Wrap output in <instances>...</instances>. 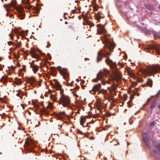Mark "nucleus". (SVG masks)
<instances>
[{
  "mask_svg": "<svg viewBox=\"0 0 160 160\" xmlns=\"http://www.w3.org/2000/svg\"><path fill=\"white\" fill-rule=\"evenodd\" d=\"M53 81L54 82V87L56 88L57 90L60 91L61 93H63L64 91L63 89L62 88V86L58 81L57 80L54 79Z\"/></svg>",
  "mask_w": 160,
  "mask_h": 160,
  "instance_id": "obj_5",
  "label": "nucleus"
},
{
  "mask_svg": "<svg viewBox=\"0 0 160 160\" xmlns=\"http://www.w3.org/2000/svg\"><path fill=\"white\" fill-rule=\"evenodd\" d=\"M7 6H8V4H4V5H3V7H4L6 8V9H7V8H6V7H7Z\"/></svg>",
  "mask_w": 160,
  "mask_h": 160,
  "instance_id": "obj_43",
  "label": "nucleus"
},
{
  "mask_svg": "<svg viewBox=\"0 0 160 160\" xmlns=\"http://www.w3.org/2000/svg\"><path fill=\"white\" fill-rule=\"evenodd\" d=\"M138 81L139 82H142L143 81V80L142 79L139 78L138 79Z\"/></svg>",
  "mask_w": 160,
  "mask_h": 160,
  "instance_id": "obj_35",
  "label": "nucleus"
},
{
  "mask_svg": "<svg viewBox=\"0 0 160 160\" xmlns=\"http://www.w3.org/2000/svg\"><path fill=\"white\" fill-rule=\"evenodd\" d=\"M22 67H23V68H22V70L24 71H25V68H26L25 66L23 65Z\"/></svg>",
  "mask_w": 160,
  "mask_h": 160,
  "instance_id": "obj_37",
  "label": "nucleus"
},
{
  "mask_svg": "<svg viewBox=\"0 0 160 160\" xmlns=\"http://www.w3.org/2000/svg\"><path fill=\"white\" fill-rule=\"evenodd\" d=\"M34 60H33L32 61V62H31V63H30V65H33L34 63Z\"/></svg>",
  "mask_w": 160,
  "mask_h": 160,
  "instance_id": "obj_45",
  "label": "nucleus"
},
{
  "mask_svg": "<svg viewBox=\"0 0 160 160\" xmlns=\"http://www.w3.org/2000/svg\"><path fill=\"white\" fill-rule=\"evenodd\" d=\"M106 115L107 117H109L111 116V114L108 113H107Z\"/></svg>",
  "mask_w": 160,
  "mask_h": 160,
  "instance_id": "obj_42",
  "label": "nucleus"
},
{
  "mask_svg": "<svg viewBox=\"0 0 160 160\" xmlns=\"http://www.w3.org/2000/svg\"><path fill=\"white\" fill-rule=\"evenodd\" d=\"M25 143L29 148H32L34 146L33 141L30 138H27L26 139Z\"/></svg>",
  "mask_w": 160,
  "mask_h": 160,
  "instance_id": "obj_7",
  "label": "nucleus"
},
{
  "mask_svg": "<svg viewBox=\"0 0 160 160\" xmlns=\"http://www.w3.org/2000/svg\"><path fill=\"white\" fill-rule=\"evenodd\" d=\"M65 24H68V22H67L66 21V22H65Z\"/></svg>",
  "mask_w": 160,
  "mask_h": 160,
  "instance_id": "obj_60",
  "label": "nucleus"
},
{
  "mask_svg": "<svg viewBox=\"0 0 160 160\" xmlns=\"http://www.w3.org/2000/svg\"><path fill=\"white\" fill-rule=\"evenodd\" d=\"M145 7L147 9L150 10H152L154 9L153 7L150 4H148L146 5Z\"/></svg>",
  "mask_w": 160,
  "mask_h": 160,
  "instance_id": "obj_23",
  "label": "nucleus"
},
{
  "mask_svg": "<svg viewBox=\"0 0 160 160\" xmlns=\"http://www.w3.org/2000/svg\"><path fill=\"white\" fill-rule=\"evenodd\" d=\"M30 52L31 54V53H35V52L34 50V49L31 48L30 51Z\"/></svg>",
  "mask_w": 160,
  "mask_h": 160,
  "instance_id": "obj_32",
  "label": "nucleus"
},
{
  "mask_svg": "<svg viewBox=\"0 0 160 160\" xmlns=\"http://www.w3.org/2000/svg\"><path fill=\"white\" fill-rule=\"evenodd\" d=\"M136 93V95H137L138 96L139 95V94L138 93Z\"/></svg>",
  "mask_w": 160,
  "mask_h": 160,
  "instance_id": "obj_56",
  "label": "nucleus"
},
{
  "mask_svg": "<svg viewBox=\"0 0 160 160\" xmlns=\"http://www.w3.org/2000/svg\"><path fill=\"white\" fill-rule=\"evenodd\" d=\"M160 93V90L159 91L157 94L156 95V96L157 97H158V96L159 95V93Z\"/></svg>",
  "mask_w": 160,
  "mask_h": 160,
  "instance_id": "obj_41",
  "label": "nucleus"
},
{
  "mask_svg": "<svg viewBox=\"0 0 160 160\" xmlns=\"http://www.w3.org/2000/svg\"><path fill=\"white\" fill-rule=\"evenodd\" d=\"M136 95V93L135 92H134V93L132 94L130 97V101H131L132 99L134 98V96Z\"/></svg>",
  "mask_w": 160,
  "mask_h": 160,
  "instance_id": "obj_26",
  "label": "nucleus"
},
{
  "mask_svg": "<svg viewBox=\"0 0 160 160\" xmlns=\"http://www.w3.org/2000/svg\"><path fill=\"white\" fill-rule=\"evenodd\" d=\"M106 92L105 90L102 89L100 91H98V94L99 93H101L102 94Z\"/></svg>",
  "mask_w": 160,
  "mask_h": 160,
  "instance_id": "obj_27",
  "label": "nucleus"
},
{
  "mask_svg": "<svg viewBox=\"0 0 160 160\" xmlns=\"http://www.w3.org/2000/svg\"><path fill=\"white\" fill-rule=\"evenodd\" d=\"M20 46V45L19 44H16V47H19Z\"/></svg>",
  "mask_w": 160,
  "mask_h": 160,
  "instance_id": "obj_50",
  "label": "nucleus"
},
{
  "mask_svg": "<svg viewBox=\"0 0 160 160\" xmlns=\"http://www.w3.org/2000/svg\"><path fill=\"white\" fill-rule=\"evenodd\" d=\"M105 62L109 65L111 69H113V73L114 75V80L117 82H119L121 81L122 75L120 72L118 71V69L117 68V65L115 62L113 61L108 57L105 60Z\"/></svg>",
  "mask_w": 160,
  "mask_h": 160,
  "instance_id": "obj_2",
  "label": "nucleus"
},
{
  "mask_svg": "<svg viewBox=\"0 0 160 160\" xmlns=\"http://www.w3.org/2000/svg\"><path fill=\"white\" fill-rule=\"evenodd\" d=\"M155 124L156 123L155 122V121H153L150 123V126H154Z\"/></svg>",
  "mask_w": 160,
  "mask_h": 160,
  "instance_id": "obj_30",
  "label": "nucleus"
},
{
  "mask_svg": "<svg viewBox=\"0 0 160 160\" xmlns=\"http://www.w3.org/2000/svg\"><path fill=\"white\" fill-rule=\"evenodd\" d=\"M19 95H20V94L19 93L17 94V96H19Z\"/></svg>",
  "mask_w": 160,
  "mask_h": 160,
  "instance_id": "obj_57",
  "label": "nucleus"
},
{
  "mask_svg": "<svg viewBox=\"0 0 160 160\" xmlns=\"http://www.w3.org/2000/svg\"><path fill=\"white\" fill-rule=\"evenodd\" d=\"M101 88V84L100 83H98L94 85L92 89V91H98V90Z\"/></svg>",
  "mask_w": 160,
  "mask_h": 160,
  "instance_id": "obj_10",
  "label": "nucleus"
},
{
  "mask_svg": "<svg viewBox=\"0 0 160 160\" xmlns=\"http://www.w3.org/2000/svg\"><path fill=\"white\" fill-rule=\"evenodd\" d=\"M143 140L146 146L148 147H149L150 145V142L147 136L143 137Z\"/></svg>",
  "mask_w": 160,
  "mask_h": 160,
  "instance_id": "obj_9",
  "label": "nucleus"
},
{
  "mask_svg": "<svg viewBox=\"0 0 160 160\" xmlns=\"http://www.w3.org/2000/svg\"><path fill=\"white\" fill-rule=\"evenodd\" d=\"M157 102L156 101H154L151 103L150 106V108L151 109L153 110V109L156 107Z\"/></svg>",
  "mask_w": 160,
  "mask_h": 160,
  "instance_id": "obj_21",
  "label": "nucleus"
},
{
  "mask_svg": "<svg viewBox=\"0 0 160 160\" xmlns=\"http://www.w3.org/2000/svg\"><path fill=\"white\" fill-rule=\"evenodd\" d=\"M78 132L79 133H80V134H82V132L80 131V130H78Z\"/></svg>",
  "mask_w": 160,
  "mask_h": 160,
  "instance_id": "obj_47",
  "label": "nucleus"
},
{
  "mask_svg": "<svg viewBox=\"0 0 160 160\" xmlns=\"http://www.w3.org/2000/svg\"><path fill=\"white\" fill-rule=\"evenodd\" d=\"M95 17L97 20H100L101 18H103V17L101 16V15H98L97 14H95Z\"/></svg>",
  "mask_w": 160,
  "mask_h": 160,
  "instance_id": "obj_25",
  "label": "nucleus"
},
{
  "mask_svg": "<svg viewBox=\"0 0 160 160\" xmlns=\"http://www.w3.org/2000/svg\"><path fill=\"white\" fill-rule=\"evenodd\" d=\"M153 37L155 39H160V32H155L153 33Z\"/></svg>",
  "mask_w": 160,
  "mask_h": 160,
  "instance_id": "obj_19",
  "label": "nucleus"
},
{
  "mask_svg": "<svg viewBox=\"0 0 160 160\" xmlns=\"http://www.w3.org/2000/svg\"><path fill=\"white\" fill-rule=\"evenodd\" d=\"M98 15H101V12L100 11L98 12V13L97 14Z\"/></svg>",
  "mask_w": 160,
  "mask_h": 160,
  "instance_id": "obj_49",
  "label": "nucleus"
},
{
  "mask_svg": "<svg viewBox=\"0 0 160 160\" xmlns=\"http://www.w3.org/2000/svg\"><path fill=\"white\" fill-rule=\"evenodd\" d=\"M12 34L11 33H9V36L10 37V39L12 40L13 39V38L12 36Z\"/></svg>",
  "mask_w": 160,
  "mask_h": 160,
  "instance_id": "obj_38",
  "label": "nucleus"
},
{
  "mask_svg": "<svg viewBox=\"0 0 160 160\" xmlns=\"http://www.w3.org/2000/svg\"><path fill=\"white\" fill-rule=\"evenodd\" d=\"M101 73L99 72L97 75V78L95 79L92 80V81L96 82H98V80H100L102 78V76H101Z\"/></svg>",
  "mask_w": 160,
  "mask_h": 160,
  "instance_id": "obj_13",
  "label": "nucleus"
},
{
  "mask_svg": "<svg viewBox=\"0 0 160 160\" xmlns=\"http://www.w3.org/2000/svg\"><path fill=\"white\" fill-rule=\"evenodd\" d=\"M64 19H67V17H64Z\"/></svg>",
  "mask_w": 160,
  "mask_h": 160,
  "instance_id": "obj_58",
  "label": "nucleus"
},
{
  "mask_svg": "<svg viewBox=\"0 0 160 160\" xmlns=\"http://www.w3.org/2000/svg\"><path fill=\"white\" fill-rule=\"evenodd\" d=\"M47 43H48V45L46 46V47L48 48L49 47V46L50 45V44L49 43V42H48Z\"/></svg>",
  "mask_w": 160,
  "mask_h": 160,
  "instance_id": "obj_40",
  "label": "nucleus"
},
{
  "mask_svg": "<svg viewBox=\"0 0 160 160\" xmlns=\"http://www.w3.org/2000/svg\"><path fill=\"white\" fill-rule=\"evenodd\" d=\"M17 3L16 1L14 0L13 1H12L10 3L8 4L9 7H15L16 6V3Z\"/></svg>",
  "mask_w": 160,
  "mask_h": 160,
  "instance_id": "obj_16",
  "label": "nucleus"
},
{
  "mask_svg": "<svg viewBox=\"0 0 160 160\" xmlns=\"http://www.w3.org/2000/svg\"><path fill=\"white\" fill-rule=\"evenodd\" d=\"M27 81L28 82H29L31 84H32L34 83L35 81V79L33 77H31L28 78Z\"/></svg>",
  "mask_w": 160,
  "mask_h": 160,
  "instance_id": "obj_15",
  "label": "nucleus"
},
{
  "mask_svg": "<svg viewBox=\"0 0 160 160\" xmlns=\"http://www.w3.org/2000/svg\"><path fill=\"white\" fill-rule=\"evenodd\" d=\"M127 97H127V95L126 94H124L123 95V99L124 100H126L127 98Z\"/></svg>",
  "mask_w": 160,
  "mask_h": 160,
  "instance_id": "obj_29",
  "label": "nucleus"
},
{
  "mask_svg": "<svg viewBox=\"0 0 160 160\" xmlns=\"http://www.w3.org/2000/svg\"><path fill=\"white\" fill-rule=\"evenodd\" d=\"M58 115H59V118L60 119H62V115H63L64 116H65L66 117H68V116L66 114L64 111L63 112H60L58 113Z\"/></svg>",
  "mask_w": 160,
  "mask_h": 160,
  "instance_id": "obj_22",
  "label": "nucleus"
},
{
  "mask_svg": "<svg viewBox=\"0 0 160 160\" xmlns=\"http://www.w3.org/2000/svg\"><path fill=\"white\" fill-rule=\"evenodd\" d=\"M66 14H67V13H64V15H66Z\"/></svg>",
  "mask_w": 160,
  "mask_h": 160,
  "instance_id": "obj_61",
  "label": "nucleus"
},
{
  "mask_svg": "<svg viewBox=\"0 0 160 160\" xmlns=\"http://www.w3.org/2000/svg\"><path fill=\"white\" fill-rule=\"evenodd\" d=\"M158 71H160V67H154L149 68L148 70H143L142 72L147 74H150L152 73H157Z\"/></svg>",
  "mask_w": 160,
  "mask_h": 160,
  "instance_id": "obj_4",
  "label": "nucleus"
},
{
  "mask_svg": "<svg viewBox=\"0 0 160 160\" xmlns=\"http://www.w3.org/2000/svg\"><path fill=\"white\" fill-rule=\"evenodd\" d=\"M127 73L128 75L130 76L133 77L134 76V75L132 72V70L130 68L127 69Z\"/></svg>",
  "mask_w": 160,
  "mask_h": 160,
  "instance_id": "obj_17",
  "label": "nucleus"
},
{
  "mask_svg": "<svg viewBox=\"0 0 160 160\" xmlns=\"http://www.w3.org/2000/svg\"><path fill=\"white\" fill-rule=\"evenodd\" d=\"M31 55L32 57L36 58L37 60H38L39 58V55L38 54L36 53V52L31 53Z\"/></svg>",
  "mask_w": 160,
  "mask_h": 160,
  "instance_id": "obj_18",
  "label": "nucleus"
},
{
  "mask_svg": "<svg viewBox=\"0 0 160 160\" xmlns=\"http://www.w3.org/2000/svg\"><path fill=\"white\" fill-rule=\"evenodd\" d=\"M20 66V64L19 63H18L17 64V66L18 67H19Z\"/></svg>",
  "mask_w": 160,
  "mask_h": 160,
  "instance_id": "obj_52",
  "label": "nucleus"
},
{
  "mask_svg": "<svg viewBox=\"0 0 160 160\" xmlns=\"http://www.w3.org/2000/svg\"><path fill=\"white\" fill-rule=\"evenodd\" d=\"M51 85L53 86L54 87V83L52 82H51Z\"/></svg>",
  "mask_w": 160,
  "mask_h": 160,
  "instance_id": "obj_48",
  "label": "nucleus"
},
{
  "mask_svg": "<svg viewBox=\"0 0 160 160\" xmlns=\"http://www.w3.org/2000/svg\"><path fill=\"white\" fill-rule=\"evenodd\" d=\"M74 82L73 81H72L71 83H69L68 82V85H69L70 86H72V84Z\"/></svg>",
  "mask_w": 160,
  "mask_h": 160,
  "instance_id": "obj_36",
  "label": "nucleus"
},
{
  "mask_svg": "<svg viewBox=\"0 0 160 160\" xmlns=\"http://www.w3.org/2000/svg\"><path fill=\"white\" fill-rule=\"evenodd\" d=\"M74 96L75 97H78V96L76 94V93H75L74 94Z\"/></svg>",
  "mask_w": 160,
  "mask_h": 160,
  "instance_id": "obj_55",
  "label": "nucleus"
},
{
  "mask_svg": "<svg viewBox=\"0 0 160 160\" xmlns=\"http://www.w3.org/2000/svg\"><path fill=\"white\" fill-rule=\"evenodd\" d=\"M146 85V84H144V85H141V86H142V87H145Z\"/></svg>",
  "mask_w": 160,
  "mask_h": 160,
  "instance_id": "obj_54",
  "label": "nucleus"
},
{
  "mask_svg": "<svg viewBox=\"0 0 160 160\" xmlns=\"http://www.w3.org/2000/svg\"><path fill=\"white\" fill-rule=\"evenodd\" d=\"M104 71L106 74H108V71L107 70H104Z\"/></svg>",
  "mask_w": 160,
  "mask_h": 160,
  "instance_id": "obj_46",
  "label": "nucleus"
},
{
  "mask_svg": "<svg viewBox=\"0 0 160 160\" xmlns=\"http://www.w3.org/2000/svg\"><path fill=\"white\" fill-rule=\"evenodd\" d=\"M79 86H78V85L77 84H76V87H75V89H79Z\"/></svg>",
  "mask_w": 160,
  "mask_h": 160,
  "instance_id": "obj_34",
  "label": "nucleus"
},
{
  "mask_svg": "<svg viewBox=\"0 0 160 160\" xmlns=\"http://www.w3.org/2000/svg\"><path fill=\"white\" fill-rule=\"evenodd\" d=\"M102 84L103 85H105V84H106V83H105V82H102Z\"/></svg>",
  "mask_w": 160,
  "mask_h": 160,
  "instance_id": "obj_51",
  "label": "nucleus"
},
{
  "mask_svg": "<svg viewBox=\"0 0 160 160\" xmlns=\"http://www.w3.org/2000/svg\"><path fill=\"white\" fill-rule=\"evenodd\" d=\"M149 49H155L156 50V52L159 54L160 53V49L159 47V46L158 47H154L152 46H150L149 48H148Z\"/></svg>",
  "mask_w": 160,
  "mask_h": 160,
  "instance_id": "obj_11",
  "label": "nucleus"
},
{
  "mask_svg": "<svg viewBox=\"0 0 160 160\" xmlns=\"http://www.w3.org/2000/svg\"><path fill=\"white\" fill-rule=\"evenodd\" d=\"M107 35L104 34L102 36H101L102 39V42H104L105 47L108 48L110 51L109 52H106V53L104 54L103 53L102 51H101L98 52V55L97 56V62L100 61L102 59L103 56L106 58L109 57H107V56H109L111 54V51L113 50L115 47V44L114 43H112L109 41V40L107 38ZM107 59H105V60Z\"/></svg>",
  "mask_w": 160,
  "mask_h": 160,
  "instance_id": "obj_1",
  "label": "nucleus"
},
{
  "mask_svg": "<svg viewBox=\"0 0 160 160\" xmlns=\"http://www.w3.org/2000/svg\"><path fill=\"white\" fill-rule=\"evenodd\" d=\"M150 100V99H148L147 100V102H149Z\"/></svg>",
  "mask_w": 160,
  "mask_h": 160,
  "instance_id": "obj_59",
  "label": "nucleus"
},
{
  "mask_svg": "<svg viewBox=\"0 0 160 160\" xmlns=\"http://www.w3.org/2000/svg\"><path fill=\"white\" fill-rule=\"evenodd\" d=\"M97 32L98 33L102 34L105 33L106 32V30L104 28L103 25L98 24V25Z\"/></svg>",
  "mask_w": 160,
  "mask_h": 160,
  "instance_id": "obj_8",
  "label": "nucleus"
},
{
  "mask_svg": "<svg viewBox=\"0 0 160 160\" xmlns=\"http://www.w3.org/2000/svg\"><path fill=\"white\" fill-rule=\"evenodd\" d=\"M127 104L128 105L129 108H130L131 107V106L130 105V102H127Z\"/></svg>",
  "mask_w": 160,
  "mask_h": 160,
  "instance_id": "obj_44",
  "label": "nucleus"
},
{
  "mask_svg": "<svg viewBox=\"0 0 160 160\" xmlns=\"http://www.w3.org/2000/svg\"><path fill=\"white\" fill-rule=\"evenodd\" d=\"M30 68H32V70L34 73H36L38 71V67L36 65H30Z\"/></svg>",
  "mask_w": 160,
  "mask_h": 160,
  "instance_id": "obj_12",
  "label": "nucleus"
},
{
  "mask_svg": "<svg viewBox=\"0 0 160 160\" xmlns=\"http://www.w3.org/2000/svg\"><path fill=\"white\" fill-rule=\"evenodd\" d=\"M59 99V103L62 104L64 107H68L71 101L68 97L63 93Z\"/></svg>",
  "mask_w": 160,
  "mask_h": 160,
  "instance_id": "obj_3",
  "label": "nucleus"
},
{
  "mask_svg": "<svg viewBox=\"0 0 160 160\" xmlns=\"http://www.w3.org/2000/svg\"><path fill=\"white\" fill-rule=\"evenodd\" d=\"M52 105L51 103H48V104L47 106V107L48 108H49L50 109H52Z\"/></svg>",
  "mask_w": 160,
  "mask_h": 160,
  "instance_id": "obj_28",
  "label": "nucleus"
},
{
  "mask_svg": "<svg viewBox=\"0 0 160 160\" xmlns=\"http://www.w3.org/2000/svg\"><path fill=\"white\" fill-rule=\"evenodd\" d=\"M8 43L9 45H11L12 44H14V42L12 41H8Z\"/></svg>",
  "mask_w": 160,
  "mask_h": 160,
  "instance_id": "obj_31",
  "label": "nucleus"
},
{
  "mask_svg": "<svg viewBox=\"0 0 160 160\" xmlns=\"http://www.w3.org/2000/svg\"><path fill=\"white\" fill-rule=\"evenodd\" d=\"M152 80L149 78H148L147 82L146 83V85L148 86L151 87H152Z\"/></svg>",
  "mask_w": 160,
  "mask_h": 160,
  "instance_id": "obj_14",
  "label": "nucleus"
},
{
  "mask_svg": "<svg viewBox=\"0 0 160 160\" xmlns=\"http://www.w3.org/2000/svg\"><path fill=\"white\" fill-rule=\"evenodd\" d=\"M86 121V118L82 117L81 116L80 118V123L81 125L83 126L84 123Z\"/></svg>",
  "mask_w": 160,
  "mask_h": 160,
  "instance_id": "obj_20",
  "label": "nucleus"
},
{
  "mask_svg": "<svg viewBox=\"0 0 160 160\" xmlns=\"http://www.w3.org/2000/svg\"><path fill=\"white\" fill-rule=\"evenodd\" d=\"M15 83L17 85H20L22 84V82L20 79L17 78Z\"/></svg>",
  "mask_w": 160,
  "mask_h": 160,
  "instance_id": "obj_24",
  "label": "nucleus"
},
{
  "mask_svg": "<svg viewBox=\"0 0 160 160\" xmlns=\"http://www.w3.org/2000/svg\"><path fill=\"white\" fill-rule=\"evenodd\" d=\"M157 148L158 149H160V143H159L158 144V145L157 146Z\"/></svg>",
  "mask_w": 160,
  "mask_h": 160,
  "instance_id": "obj_33",
  "label": "nucleus"
},
{
  "mask_svg": "<svg viewBox=\"0 0 160 160\" xmlns=\"http://www.w3.org/2000/svg\"><path fill=\"white\" fill-rule=\"evenodd\" d=\"M158 109H160V104L159 105H158Z\"/></svg>",
  "mask_w": 160,
  "mask_h": 160,
  "instance_id": "obj_53",
  "label": "nucleus"
},
{
  "mask_svg": "<svg viewBox=\"0 0 160 160\" xmlns=\"http://www.w3.org/2000/svg\"><path fill=\"white\" fill-rule=\"evenodd\" d=\"M133 85L134 86H136L137 85V83L135 82H132Z\"/></svg>",
  "mask_w": 160,
  "mask_h": 160,
  "instance_id": "obj_39",
  "label": "nucleus"
},
{
  "mask_svg": "<svg viewBox=\"0 0 160 160\" xmlns=\"http://www.w3.org/2000/svg\"><path fill=\"white\" fill-rule=\"evenodd\" d=\"M93 138V137H90V138Z\"/></svg>",
  "mask_w": 160,
  "mask_h": 160,
  "instance_id": "obj_63",
  "label": "nucleus"
},
{
  "mask_svg": "<svg viewBox=\"0 0 160 160\" xmlns=\"http://www.w3.org/2000/svg\"><path fill=\"white\" fill-rule=\"evenodd\" d=\"M17 10L18 12V16L21 19H23L25 17V13L21 7H17Z\"/></svg>",
  "mask_w": 160,
  "mask_h": 160,
  "instance_id": "obj_6",
  "label": "nucleus"
},
{
  "mask_svg": "<svg viewBox=\"0 0 160 160\" xmlns=\"http://www.w3.org/2000/svg\"><path fill=\"white\" fill-rule=\"evenodd\" d=\"M127 145H128L129 144V142H127Z\"/></svg>",
  "mask_w": 160,
  "mask_h": 160,
  "instance_id": "obj_62",
  "label": "nucleus"
},
{
  "mask_svg": "<svg viewBox=\"0 0 160 160\" xmlns=\"http://www.w3.org/2000/svg\"><path fill=\"white\" fill-rule=\"evenodd\" d=\"M38 124H40V122H38Z\"/></svg>",
  "mask_w": 160,
  "mask_h": 160,
  "instance_id": "obj_64",
  "label": "nucleus"
}]
</instances>
